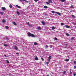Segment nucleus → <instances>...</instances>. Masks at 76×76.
I'll use <instances>...</instances> for the list:
<instances>
[{"label":"nucleus","instance_id":"obj_9","mask_svg":"<svg viewBox=\"0 0 76 76\" xmlns=\"http://www.w3.org/2000/svg\"><path fill=\"white\" fill-rule=\"evenodd\" d=\"M34 45H38V43L35 42L34 43Z\"/></svg>","mask_w":76,"mask_h":76},{"label":"nucleus","instance_id":"obj_22","mask_svg":"<svg viewBox=\"0 0 76 76\" xmlns=\"http://www.w3.org/2000/svg\"><path fill=\"white\" fill-rule=\"evenodd\" d=\"M38 57H37V56L35 58V60H38Z\"/></svg>","mask_w":76,"mask_h":76},{"label":"nucleus","instance_id":"obj_19","mask_svg":"<svg viewBox=\"0 0 76 76\" xmlns=\"http://www.w3.org/2000/svg\"><path fill=\"white\" fill-rule=\"evenodd\" d=\"M61 1L62 2H64L66 1V0H61Z\"/></svg>","mask_w":76,"mask_h":76},{"label":"nucleus","instance_id":"obj_7","mask_svg":"<svg viewBox=\"0 0 76 76\" xmlns=\"http://www.w3.org/2000/svg\"><path fill=\"white\" fill-rule=\"evenodd\" d=\"M42 23L43 25H45V23L43 21H42Z\"/></svg>","mask_w":76,"mask_h":76},{"label":"nucleus","instance_id":"obj_53","mask_svg":"<svg viewBox=\"0 0 76 76\" xmlns=\"http://www.w3.org/2000/svg\"><path fill=\"white\" fill-rule=\"evenodd\" d=\"M47 76H49V75H47Z\"/></svg>","mask_w":76,"mask_h":76},{"label":"nucleus","instance_id":"obj_2","mask_svg":"<svg viewBox=\"0 0 76 76\" xmlns=\"http://www.w3.org/2000/svg\"><path fill=\"white\" fill-rule=\"evenodd\" d=\"M52 13H56V14H58V15H61V13L60 12H55L54 11H51Z\"/></svg>","mask_w":76,"mask_h":76},{"label":"nucleus","instance_id":"obj_48","mask_svg":"<svg viewBox=\"0 0 76 76\" xmlns=\"http://www.w3.org/2000/svg\"><path fill=\"white\" fill-rule=\"evenodd\" d=\"M6 39H8V38L7 37H6Z\"/></svg>","mask_w":76,"mask_h":76},{"label":"nucleus","instance_id":"obj_1","mask_svg":"<svg viewBox=\"0 0 76 76\" xmlns=\"http://www.w3.org/2000/svg\"><path fill=\"white\" fill-rule=\"evenodd\" d=\"M27 34L28 35V37H31L32 38L34 37H35V35L31 33L28 32L27 33Z\"/></svg>","mask_w":76,"mask_h":76},{"label":"nucleus","instance_id":"obj_20","mask_svg":"<svg viewBox=\"0 0 76 76\" xmlns=\"http://www.w3.org/2000/svg\"><path fill=\"white\" fill-rule=\"evenodd\" d=\"M5 28L7 29H9V27H8V26H5Z\"/></svg>","mask_w":76,"mask_h":76},{"label":"nucleus","instance_id":"obj_31","mask_svg":"<svg viewBox=\"0 0 76 76\" xmlns=\"http://www.w3.org/2000/svg\"><path fill=\"white\" fill-rule=\"evenodd\" d=\"M26 23L28 25H29V23L28 22V23Z\"/></svg>","mask_w":76,"mask_h":76},{"label":"nucleus","instance_id":"obj_37","mask_svg":"<svg viewBox=\"0 0 76 76\" xmlns=\"http://www.w3.org/2000/svg\"><path fill=\"white\" fill-rule=\"evenodd\" d=\"M46 3H47V4H50V3H49V2H47Z\"/></svg>","mask_w":76,"mask_h":76},{"label":"nucleus","instance_id":"obj_34","mask_svg":"<svg viewBox=\"0 0 76 76\" xmlns=\"http://www.w3.org/2000/svg\"><path fill=\"white\" fill-rule=\"evenodd\" d=\"M7 63H9V61L8 60H6Z\"/></svg>","mask_w":76,"mask_h":76},{"label":"nucleus","instance_id":"obj_11","mask_svg":"<svg viewBox=\"0 0 76 76\" xmlns=\"http://www.w3.org/2000/svg\"><path fill=\"white\" fill-rule=\"evenodd\" d=\"M43 7L44 9H48V7L46 6H45Z\"/></svg>","mask_w":76,"mask_h":76},{"label":"nucleus","instance_id":"obj_51","mask_svg":"<svg viewBox=\"0 0 76 76\" xmlns=\"http://www.w3.org/2000/svg\"><path fill=\"white\" fill-rule=\"evenodd\" d=\"M49 20H50V19H49Z\"/></svg>","mask_w":76,"mask_h":76},{"label":"nucleus","instance_id":"obj_13","mask_svg":"<svg viewBox=\"0 0 76 76\" xmlns=\"http://www.w3.org/2000/svg\"><path fill=\"white\" fill-rule=\"evenodd\" d=\"M0 14L2 15H4V12H0Z\"/></svg>","mask_w":76,"mask_h":76},{"label":"nucleus","instance_id":"obj_24","mask_svg":"<svg viewBox=\"0 0 76 76\" xmlns=\"http://www.w3.org/2000/svg\"><path fill=\"white\" fill-rule=\"evenodd\" d=\"M72 17L73 18H75V16L74 15H72Z\"/></svg>","mask_w":76,"mask_h":76},{"label":"nucleus","instance_id":"obj_6","mask_svg":"<svg viewBox=\"0 0 76 76\" xmlns=\"http://www.w3.org/2000/svg\"><path fill=\"white\" fill-rule=\"evenodd\" d=\"M16 7H17V8H18L19 9H20V8H21L20 7L18 6V5H16Z\"/></svg>","mask_w":76,"mask_h":76},{"label":"nucleus","instance_id":"obj_25","mask_svg":"<svg viewBox=\"0 0 76 76\" xmlns=\"http://www.w3.org/2000/svg\"><path fill=\"white\" fill-rule=\"evenodd\" d=\"M66 71H65L64 72H63V74L64 75H65V74H66Z\"/></svg>","mask_w":76,"mask_h":76},{"label":"nucleus","instance_id":"obj_3","mask_svg":"<svg viewBox=\"0 0 76 76\" xmlns=\"http://www.w3.org/2000/svg\"><path fill=\"white\" fill-rule=\"evenodd\" d=\"M16 13H17V15H18V16H19V15H20V13L18 11H16Z\"/></svg>","mask_w":76,"mask_h":76},{"label":"nucleus","instance_id":"obj_47","mask_svg":"<svg viewBox=\"0 0 76 76\" xmlns=\"http://www.w3.org/2000/svg\"><path fill=\"white\" fill-rule=\"evenodd\" d=\"M4 57H7V56H6V55H4Z\"/></svg>","mask_w":76,"mask_h":76},{"label":"nucleus","instance_id":"obj_54","mask_svg":"<svg viewBox=\"0 0 76 76\" xmlns=\"http://www.w3.org/2000/svg\"><path fill=\"white\" fill-rule=\"evenodd\" d=\"M20 1H21V0H20Z\"/></svg>","mask_w":76,"mask_h":76},{"label":"nucleus","instance_id":"obj_8","mask_svg":"<svg viewBox=\"0 0 76 76\" xmlns=\"http://www.w3.org/2000/svg\"><path fill=\"white\" fill-rule=\"evenodd\" d=\"M37 29L38 30H41V27H38Z\"/></svg>","mask_w":76,"mask_h":76},{"label":"nucleus","instance_id":"obj_10","mask_svg":"<svg viewBox=\"0 0 76 76\" xmlns=\"http://www.w3.org/2000/svg\"><path fill=\"white\" fill-rule=\"evenodd\" d=\"M15 49L16 50H17L18 49V47L17 46H15L14 47Z\"/></svg>","mask_w":76,"mask_h":76},{"label":"nucleus","instance_id":"obj_43","mask_svg":"<svg viewBox=\"0 0 76 76\" xmlns=\"http://www.w3.org/2000/svg\"><path fill=\"white\" fill-rule=\"evenodd\" d=\"M30 27V26H31V25H30V24H29V25H28Z\"/></svg>","mask_w":76,"mask_h":76},{"label":"nucleus","instance_id":"obj_26","mask_svg":"<svg viewBox=\"0 0 76 76\" xmlns=\"http://www.w3.org/2000/svg\"><path fill=\"white\" fill-rule=\"evenodd\" d=\"M66 35L67 36H70V35L68 33L66 34Z\"/></svg>","mask_w":76,"mask_h":76},{"label":"nucleus","instance_id":"obj_21","mask_svg":"<svg viewBox=\"0 0 76 76\" xmlns=\"http://www.w3.org/2000/svg\"><path fill=\"white\" fill-rule=\"evenodd\" d=\"M51 56H49L48 58V59H50L51 60Z\"/></svg>","mask_w":76,"mask_h":76},{"label":"nucleus","instance_id":"obj_14","mask_svg":"<svg viewBox=\"0 0 76 76\" xmlns=\"http://www.w3.org/2000/svg\"><path fill=\"white\" fill-rule=\"evenodd\" d=\"M9 6L10 8H12V5L11 4H10Z\"/></svg>","mask_w":76,"mask_h":76},{"label":"nucleus","instance_id":"obj_29","mask_svg":"<svg viewBox=\"0 0 76 76\" xmlns=\"http://www.w3.org/2000/svg\"><path fill=\"white\" fill-rule=\"evenodd\" d=\"M2 22H3V23H4V22H5V20H3Z\"/></svg>","mask_w":76,"mask_h":76},{"label":"nucleus","instance_id":"obj_45","mask_svg":"<svg viewBox=\"0 0 76 76\" xmlns=\"http://www.w3.org/2000/svg\"><path fill=\"white\" fill-rule=\"evenodd\" d=\"M23 1H25L26 0H22Z\"/></svg>","mask_w":76,"mask_h":76},{"label":"nucleus","instance_id":"obj_52","mask_svg":"<svg viewBox=\"0 0 76 76\" xmlns=\"http://www.w3.org/2000/svg\"><path fill=\"white\" fill-rule=\"evenodd\" d=\"M71 70H72V69H70V71H71Z\"/></svg>","mask_w":76,"mask_h":76},{"label":"nucleus","instance_id":"obj_40","mask_svg":"<svg viewBox=\"0 0 76 76\" xmlns=\"http://www.w3.org/2000/svg\"><path fill=\"white\" fill-rule=\"evenodd\" d=\"M73 75H74V76H76V74L74 73L73 74Z\"/></svg>","mask_w":76,"mask_h":76},{"label":"nucleus","instance_id":"obj_27","mask_svg":"<svg viewBox=\"0 0 76 76\" xmlns=\"http://www.w3.org/2000/svg\"><path fill=\"white\" fill-rule=\"evenodd\" d=\"M74 38H75V37H72L71 38V40H73V39H74Z\"/></svg>","mask_w":76,"mask_h":76},{"label":"nucleus","instance_id":"obj_16","mask_svg":"<svg viewBox=\"0 0 76 76\" xmlns=\"http://www.w3.org/2000/svg\"><path fill=\"white\" fill-rule=\"evenodd\" d=\"M73 7H74L73 5H71L70 7V8H71V9H73Z\"/></svg>","mask_w":76,"mask_h":76},{"label":"nucleus","instance_id":"obj_18","mask_svg":"<svg viewBox=\"0 0 76 76\" xmlns=\"http://www.w3.org/2000/svg\"><path fill=\"white\" fill-rule=\"evenodd\" d=\"M4 46H5V47H7V45L6 44H4Z\"/></svg>","mask_w":76,"mask_h":76},{"label":"nucleus","instance_id":"obj_17","mask_svg":"<svg viewBox=\"0 0 76 76\" xmlns=\"http://www.w3.org/2000/svg\"><path fill=\"white\" fill-rule=\"evenodd\" d=\"M66 61H69V59H65Z\"/></svg>","mask_w":76,"mask_h":76},{"label":"nucleus","instance_id":"obj_33","mask_svg":"<svg viewBox=\"0 0 76 76\" xmlns=\"http://www.w3.org/2000/svg\"><path fill=\"white\" fill-rule=\"evenodd\" d=\"M55 40H56L57 41L58 39H57V38H56V37H55Z\"/></svg>","mask_w":76,"mask_h":76},{"label":"nucleus","instance_id":"obj_46","mask_svg":"<svg viewBox=\"0 0 76 76\" xmlns=\"http://www.w3.org/2000/svg\"><path fill=\"white\" fill-rule=\"evenodd\" d=\"M64 48H67V46H65Z\"/></svg>","mask_w":76,"mask_h":76},{"label":"nucleus","instance_id":"obj_50","mask_svg":"<svg viewBox=\"0 0 76 76\" xmlns=\"http://www.w3.org/2000/svg\"><path fill=\"white\" fill-rule=\"evenodd\" d=\"M66 46H67V44H66Z\"/></svg>","mask_w":76,"mask_h":76},{"label":"nucleus","instance_id":"obj_42","mask_svg":"<svg viewBox=\"0 0 76 76\" xmlns=\"http://www.w3.org/2000/svg\"><path fill=\"white\" fill-rule=\"evenodd\" d=\"M70 74H72V72H71V71H70Z\"/></svg>","mask_w":76,"mask_h":76},{"label":"nucleus","instance_id":"obj_15","mask_svg":"<svg viewBox=\"0 0 76 76\" xmlns=\"http://www.w3.org/2000/svg\"><path fill=\"white\" fill-rule=\"evenodd\" d=\"M51 28L53 30L55 29V27L54 26H52Z\"/></svg>","mask_w":76,"mask_h":76},{"label":"nucleus","instance_id":"obj_23","mask_svg":"<svg viewBox=\"0 0 76 76\" xmlns=\"http://www.w3.org/2000/svg\"><path fill=\"white\" fill-rule=\"evenodd\" d=\"M13 23L14 25H17L16 23H15V22H14Z\"/></svg>","mask_w":76,"mask_h":76},{"label":"nucleus","instance_id":"obj_30","mask_svg":"<svg viewBox=\"0 0 76 76\" xmlns=\"http://www.w3.org/2000/svg\"><path fill=\"white\" fill-rule=\"evenodd\" d=\"M41 59L42 61H44V59L43 58H41Z\"/></svg>","mask_w":76,"mask_h":76},{"label":"nucleus","instance_id":"obj_39","mask_svg":"<svg viewBox=\"0 0 76 76\" xmlns=\"http://www.w3.org/2000/svg\"><path fill=\"white\" fill-rule=\"evenodd\" d=\"M45 46L47 47V48H48V45H46Z\"/></svg>","mask_w":76,"mask_h":76},{"label":"nucleus","instance_id":"obj_38","mask_svg":"<svg viewBox=\"0 0 76 76\" xmlns=\"http://www.w3.org/2000/svg\"><path fill=\"white\" fill-rule=\"evenodd\" d=\"M25 1L26 2V3H28V1H26V0Z\"/></svg>","mask_w":76,"mask_h":76},{"label":"nucleus","instance_id":"obj_28","mask_svg":"<svg viewBox=\"0 0 76 76\" xmlns=\"http://www.w3.org/2000/svg\"><path fill=\"white\" fill-rule=\"evenodd\" d=\"M61 25L62 26L64 25V23H61Z\"/></svg>","mask_w":76,"mask_h":76},{"label":"nucleus","instance_id":"obj_41","mask_svg":"<svg viewBox=\"0 0 76 76\" xmlns=\"http://www.w3.org/2000/svg\"><path fill=\"white\" fill-rule=\"evenodd\" d=\"M49 62L48 61L47 62V64H49Z\"/></svg>","mask_w":76,"mask_h":76},{"label":"nucleus","instance_id":"obj_12","mask_svg":"<svg viewBox=\"0 0 76 76\" xmlns=\"http://www.w3.org/2000/svg\"><path fill=\"white\" fill-rule=\"evenodd\" d=\"M66 28H70V27L69 26H68V25H66Z\"/></svg>","mask_w":76,"mask_h":76},{"label":"nucleus","instance_id":"obj_4","mask_svg":"<svg viewBox=\"0 0 76 76\" xmlns=\"http://www.w3.org/2000/svg\"><path fill=\"white\" fill-rule=\"evenodd\" d=\"M6 10V8H5V7H2V10Z\"/></svg>","mask_w":76,"mask_h":76},{"label":"nucleus","instance_id":"obj_5","mask_svg":"<svg viewBox=\"0 0 76 76\" xmlns=\"http://www.w3.org/2000/svg\"><path fill=\"white\" fill-rule=\"evenodd\" d=\"M48 2L49 3H53V1L51 0H49Z\"/></svg>","mask_w":76,"mask_h":76},{"label":"nucleus","instance_id":"obj_44","mask_svg":"<svg viewBox=\"0 0 76 76\" xmlns=\"http://www.w3.org/2000/svg\"><path fill=\"white\" fill-rule=\"evenodd\" d=\"M48 61H50V59H48Z\"/></svg>","mask_w":76,"mask_h":76},{"label":"nucleus","instance_id":"obj_49","mask_svg":"<svg viewBox=\"0 0 76 76\" xmlns=\"http://www.w3.org/2000/svg\"><path fill=\"white\" fill-rule=\"evenodd\" d=\"M74 67H75V68H76V66H74Z\"/></svg>","mask_w":76,"mask_h":76},{"label":"nucleus","instance_id":"obj_36","mask_svg":"<svg viewBox=\"0 0 76 76\" xmlns=\"http://www.w3.org/2000/svg\"><path fill=\"white\" fill-rule=\"evenodd\" d=\"M74 64H76V61H74Z\"/></svg>","mask_w":76,"mask_h":76},{"label":"nucleus","instance_id":"obj_32","mask_svg":"<svg viewBox=\"0 0 76 76\" xmlns=\"http://www.w3.org/2000/svg\"><path fill=\"white\" fill-rule=\"evenodd\" d=\"M39 0H34V1H35V2H37Z\"/></svg>","mask_w":76,"mask_h":76},{"label":"nucleus","instance_id":"obj_35","mask_svg":"<svg viewBox=\"0 0 76 76\" xmlns=\"http://www.w3.org/2000/svg\"><path fill=\"white\" fill-rule=\"evenodd\" d=\"M16 53V54H17V55H19V53Z\"/></svg>","mask_w":76,"mask_h":76}]
</instances>
